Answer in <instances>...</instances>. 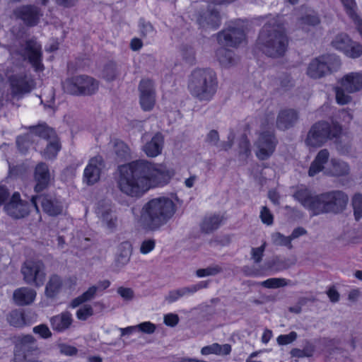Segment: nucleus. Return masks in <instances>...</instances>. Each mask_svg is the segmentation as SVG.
Masks as SVG:
<instances>
[{"mask_svg": "<svg viewBox=\"0 0 362 362\" xmlns=\"http://www.w3.org/2000/svg\"><path fill=\"white\" fill-rule=\"evenodd\" d=\"M341 128L334 124L331 126L326 122H319L313 124L308 132L305 143L308 146L320 147L327 140L337 138L341 134Z\"/></svg>", "mask_w": 362, "mask_h": 362, "instance_id": "5", "label": "nucleus"}, {"mask_svg": "<svg viewBox=\"0 0 362 362\" xmlns=\"http://www.w3.org/2000/svg\"><path fill=\"white\" fill-rule=\"evenodd\" d=\"M194 290H195L194 288H190V286L172 290L169 291L165 299L171 303L185 296L192 294Z\"/></svg>", "mask_w": 362, "mask_h": 362, "instance_id": "42", "label": "nucleus"}, {"mask_svg": "<svg viewBox=\"0 0 362 362\" xmlns=\"http://www.w3.org/2000/svg\"><path fill=\"white\" fill-rule=\"evenodd\" d=\"M33 332L38 334L42 339H48L52 337V332L47 325L41 324L33 328Z\"/></svg>", "mask_w": 362, "mask_h": 362, "instance_id": "54", "label": "nucleus"}, {"mask_svg": "<svg viewBox=\"0 0 362 362\" xmlns=\"http://www.w3.org/2000/svg\"><path fill=\"white\" fill-rule=\"evenodd\" d=\"M32 129H33L35 136H38L40 138L39 141H37V143L40 141L47 142V141L57 137L55 131L45 124L32 126Z\"/></svg>", "mask_w": 362, "mask_h": 362, "instance_id": "35", "label": "nucleus"}, {"mask_svg": "<svg viewBox=\"0 0 362 362\" xmlns=\"http://www.w3.org/2000/svg\"><path fill=\"white\" fill-rule=\"evenodd\" d=\"M298 113L293 109H285L279 112L276 118V127L281 130H286L293 127L298 120Z\"/></svg>", "mask_w": 362, "mask_h": 362, "instance_id": "23", "label": "nucleus"}, {"mask_svg": "<svg viewBox=\"0 0 362 362\" xmlns=\"http://www.w3.org/2000/svg\"><path fill=\"white\" fill-rule=\"evenodd\" d=\"M350 167L349 164L337 158H332L329 166L326 168L325 173L333 177H341L349 175Z\"/></svg>", "mask_w": 362, "mask_h": 362, "instance_id": "29", "label": "nucleus"}, {"mask_svg": "<svg viewBox=\"0 0 362 362\" xmlns=\"http://www.w3.org/2000/svg\"><path fill=\"white\" fill-rule=\"evenodd\" d=\"M266 247V243H264L258 247H252L251 250V256L255 264H259L264 256V252Z\"/></svg>", "mask_w": 362, "mask_h": 362, "instance_id": "52", "label": "nucleus"}, {"mask_svg": "<svg viewBox=\"0 0 362 362\" xmlns=\"http://www.w3.org/2000/svg\"><path fill=\"white\" fill-rule=\"evenodd\" d=\"M341 86L349 93H354L362 89V74L352 72L345 75L341 81Z\"/></svg>", "mask_w": 362, "mask_h": 362, "instance_id": "24", "label": "nucleus"}, {"mask_svg": "<svg viewBox=\"0 0 362 362\" xmlns=\"http://www.w3.org/2000/svg\"><path fill=\"white\" fill-rule=\"evenodd\" d=\"M175 211V204L170 198H154L143 206L139 223L144 229L156 230L166 224L173 218Z\"/></svg>", "mask_w": 362, "mask_h": 362, "instance_id": "2", "label": "nucleus"}, {"mask_svg": "<svg viewBox=\"0 0 362 362\" xmlns=\"http://www.w3.org/2000/svg\"><path fill=\"white\" fill-rule=\"evenodd\" d=\"M117 293L124 300H131L134 298V293L132 288L125 287H119Z\"/></svg>", "mask_w": 362, "mask_h": 362, "instance_id": "62", "label": "nucleus"}, {"mask_svg": "<svg viewBox=\"0 0 362 362\" xmlns=\"http://www.w3.org/2000/svg\"><path fill=\"white\" fill-rule=\"evenodd\" d=\"M320 23L319 16L316 13H309L302 16L300 19V24L303 29L307 26H315Z\"/></svg>", "mask_w": 362, "mask_h": 362, "instance_id": "45", "label": "nucleus"}, {"mask_svg": "<svg viewBox=\"0 0 362 362\" xmlns=\"http://www.w3.org/2000/svg\"><path fill=\"white\" fill-rule=\"evenodd\" d=\"M15 15L30 26L35 25L41 16L40 9L32 5L21 6L14 11Z\"/></svg>", "mask_w": 362, "mask_h": 362, "instance_id": "22", "label": "nucleus"}, {"mask_svg": "<svg viewBox=\"0 0 362 362\" xmlns=\"http://www.w3.org/2000/svg\"><path fill=\"white\" fill-rule=\"evenodd\" d=\"M14 362H25L30 354L40 353L36 339L31 334H21L13 337Z\"/></svg>", "mask_w": 362, "mask_h": 362, "instance_id": "7", "label": "nucleus"}, {"mask_svg": "<svg viewBox=\"0 0 362 362\" xmlns=\"http://www.w3.org/2000/svg\"><path fill=\"white\" fill-rule=\"evenodd\" d=\"M328 204L332 214H339L346 206L348 196L340 190H332L326 192Z\"/></svg>", "mask_w": 362, "mask_h": 362, "instance_id": "21", "label": "nucleus"}, {"mask_svg": "<svg viewBox=\"0 0 362 362\" xmlns=\"http://www.w3.org/2000/svg\"><path fill=\"white\" fill-rule=\"evenodd\" d=\"M355 6H351L352 12H350L349 8H346L347 14L353 19L360 35L362 36V20L357 16L355 12Z\"/></svg>", "mask_w": 362, "mask_h": 362, "instance_id": "56", "label": "nucleus"}, {"mask_svg": "<svg viewBox=\"0 0 362 362\" xmlns=\"http://www.w3.org/2000/svg\"><path fill=\"white\" fill-rule=\"evenodd\" d=\"M29 132L24 134L23 136H20L16 139V144L21 145L24 143L28 144L30 145L31 144L35 142V139L34 137L35 136V133L33 132V129H32V126L29 127Z\"/></svg>", "mask_w": 362, "mask_h": 362, "instance_id": "53", "label": "nucleus"}, {"mask_svg": "<svg viewBox=\"0 0 362 362\" xmlns=\"http://www.w3.org/2000/svg\"><path fill=\"white\" fill-rule=\"evenodd\" d=\"M329 158V153L327 149L320 150L311 163L308 170L309 176L313 177L321 172L325 168L324 165L327 163Z\"/></svg>", "mask_w": 362, "mask_h": 362, "instance_id": "31", "label": "nucleus"}, {"mask_svg": "<svg viewBox=\"0 0 362 362\" xmlns=\"http://www.w3.org/2000/svg\"><path fill=\"white\" fill-rule=\"evenodd\" d=\"M297 337L298 334L296 332H291L288 334H281L279 336L277 342L280 345H286L295 341Z\"/></svg>", "mask_w": 362, "mask_h": 362, "instance_id": "57", "label": "nucleus"}, {"mask_svg": "<svg viewBox=\"0 0 362 362\" xmlns=\"http://www.w3.org/2000/svg\"><path fill=\"white\" fill-rule=\"evenodd\" d=\"M346 90L341 87H337L335 88V94H336V100L337 103L340 105H345L349 103L351 98L345 93Z\"/></svg>", "mask_w": 362, "mask_h": 362, "instance_id": "51", "label": "nucleus"}, {"mask_svg": "<svg viewBox=\"0 0 362 362\" xmlns=\"http://www.w3.org/2000/svg\"><path fill=\"white\" fill-rule=\"evenodd\" d=\"M113 151L116 155V159L119 162L130 158V148L121 140L116 139L113 141Z\"/></svg>", "mask_w": 362, "mask_h": 362, "instance_id": "37", "label": "nucleus"}, {"mask_svg": "<svg viewBox=\"0 0 362 362\" xmlns=\"http://www.w3.org/2000/svg\"><path fill=\"white\" fill-rule=\"evenodd\" d=\"M352 206L355 218L356 220L362 218V195L356 194L352 199Z\"/></svg>", "mask_w": 362, "mask_h": 362, "instance_id": "50", "label": "nucleus"}, {"mask_svg": "<svg viewBox=\"0 0 362 362\" xmlns=\"http://www.w3.org/2000/svg\"><path fill=\"white\" fill-rule=\"evenodd\" d=\"M93 310L90 305H85L80 308L76 312V317L80 320H86L88 317L93 315Z\"/></svg>", "mask_w": 362, "mask_h": 362, "instance_id": "55", "label": "nucleus"}, {"mask_svg": "<svg viewBox=\"0 0 362 362\" xmlns=\"http://www.w3.org/2000/svg\"><path fill=\"white\" fill-rule=\"evenodd\" d=\"M288 44V40L282 20L279 17L270 18L259 33V48L266 55L277 58L285 54Z\"/></svg>", "mask_w": 362, "mask_h": 362, "instance_id": "3", "label": "nucleus"}, {"mask_svg": "<svg viewBox=\"0 0 362 362\" xmlns=\"http://www.w3.org/2000/svg\"><path fill=\"white\" fill-rule=\"evenodd\" d=\"M349 47L344 52L348 57L356 59L362 55V45L358 42L351 40Z\"/></svg>", "mask_w": 362, "mask_h": 362, "instance_id": "46", "label": "nucleus"}, {"mask_svg": "<svg viewBox=\"0 0 362 362\" xmlns=\"http://www.w3.org/2000/svg\"><path fill=\"white\" fill-rule=\"evenodd\" d=\"M216 73L211 69H197L190 76L188 88L192 96L200 101L210 100L216 91Z\"/></svg>", "mask_w": 362, "mask_h": 362, "instance_id": "4", "label": "nucleus"}, {"mask_svg": "<svg viewBox=\"0 0 362 362\" xmlns=\"http://www.w3.org/2000/svg\"><path fill=\"white\" fill-rule=\"evenodd\" d=\"M120 71L118 66L114 62H109L104 66L103 70V77L108 81H111L119 76Z\"/></svg>", "mask_w": 362, "mask_h": 362, "instance_id": "44", "label": "nucleus"}, {"mask_svg": "<svg viewBox=\"0 0 362 362\" xmlns=\"http://www.w3.org/2000/svg\"><path fill=\"white\" fill-rule=\"evenodd\" d=\"M30 205L32 204L23 201L20 198L18 192H15L9 202L5 205L4 209L10 216L18 219L24 218L29 214Z\"/></svg>", "mask_w": 362, "mask_h": 362, "instance_id": "13", "label": "nucleus"}, {"mask_svg": "<svg viewBox=\"0 0 362 362\" xmlns=\"http://www.w3.org/2000/svg\"><path fill=\"white\" fill-rule=\"evenodd\" d=\"M140 104L145 111L151 110L155 105V90L153 81L149 79L141 81L139 86Z\"/></svg>", "mask_w": 362, "mask_h": 362, "instance_id": "16", "label": "nucleus"}, {"mask_svg": "<svg viewBox=\"0 0 362 362\" xmlns=\"http://www.w3.org/2000/svg\"><path fill=\"white\" fill-rule=\"evenodd\" d=\"M216 54L220 64L225 67L233 66L238 62V58L233 52L224 47L218 49Z\"/></svg>", "mask_w": 362, "mask_h": 362, "instance_id": "34", "label": "nucleus"}, {"mask_svg": "<svg viewBox=\"0 0 362 362\" xmlns=\"http://www.w3.org/2000/svg\"><path fill=\"white\" fill-rule=\"evenodd\" d=\"M163 146V136L160 133H156L151 140L146 143L143 150L149 157H156L161 153Z\"/></svg>", "mask_w": 362, "mask_h": 362, "instance_id": "30", "label": "nucleus"}, {"mask_svg": "<svg viewBox=\"0 0 362 362\" xmlns=\"http://www.w3.org/2000/svg\"><path fill=\"white\" fill-rule=\"evenodd\" d=\"M36 291L28 287H21L16 289L13 293V300L18 306L31 304L36 298Z\"/></svg>", "mask_w": 362, "mask_h": 362, "instance_id": "25", "label": "nucleus"}, {"mask_svg": "<svg viewBox=\"0 0 362 362\" xmlns=\"http://www.w3.org/2000/svg\"><path fill=\"white\" fill-rule=\"evenodd\" d=\"M223 216L211 214L205 216L200 223V230L204 234H210L216 230L222 224Z\"/></svg>", "mask_w": 362, "mask_h": 362, "instance_id": "27", "label": "nucleus"}, {"mask_svg": "<svg viewBox=\"0 0 362 362\" xmlns=\"http://www.w3.org/2000/svg\"><path fill=\"white\" fill-rule=\"evenodd\" d=\"M49 321L53 330L62 332L71 327L73 318L72 315L69 312L65 311L52 317Z\"/></svg>", "mask_w": 362, "mask_h": 362, "instance_id": "26", "label": "nucleus"}, {"mask_svg": "<svg viewBox=\"0 0 362 362\" xmlns=\"http://www.w3.org/2000/svg\"><path fill=\"white\" fill-rule=\"evenodd\" d=\"M223 272V268L218 264H213L204 269H199L196 271V274L199 277L208 276H215Z\"/></svg>", "mask_w": 362, "mask_h": 362, "instance_id": "47", "label": "nucleus"}, {"mask_svg": "<svg viewBox=\"0 0 362 362\" xmlns=\"http://www.w3.org/2000/svg\"><path fill=\"white\" fill-rule=\"evenodd\" d=\"M277 141L271 132L266 131L260 134L257 142V157L262 160L268 159L274 153Z\"/></svg>", "mask_w": 362, "mask_h": 362, "instance_id": "11", "label": "nucleus"}, {"mask_svg": "<svg viewBox=\"0 0 362 362\" xmlns=\"http://www.w3.org/2000/svg\"><path fill=\"white\" fill-rule=\"evenodd\" d=\"M197 23L203 30H216L221 25L219 11L214 4H209L206 10L202 11L197 18Z\"/></svg>", "mask_w": 362, "mask_h": 362, "instance_id": "12", "label": "nucleus"}, {"mask_svg": "<svg viewBox=\"0 0 362 362\" xmlns=\"http://www.w3.org/2000/svg\"><path fill=\"white\" fill-rule=\"evenodd\" d=\"M136 327L137 330L146 334H152L155 332L156 329V325L150 322H142L136 325Z\"/></svg>", "mask_w": 362, "mask_h": 362, "instance_id": "63", "label": "nucleus"}, {"mask_svg": "<svg viewBox=\"0 0 362 362\" xmlns=\"http://www.w3.org/2000/svg\"><path fill=\"white\" fill-rule=\"evenodd\" d=\"M260 218L264 223L268 226H270L273 223V215L267 206L262 207L260 211Z\"/></svg>", "mask_w": 362, "mask_h": 362, "instance_id": "59", "label": "nucleus"}, {"mask_svg": "<svg viewBox=\"0 0 362 362\" xmlns=\"http://www.w3.org/2000/svg\"><path fill=\"white\" fill-rule=\"evenodd\" d=\"M351 39L346 33H339L332 40L331 45L332 46L343 53L348 49L349 44L351 42Z\"/></svg>", "mask_w": 362, "mask_h": 362, "instance_id": "40", "label": "nucleus"}, {"mask_svg": "<svg viewBox=\"0 0 362 362\" xmlns=\"http://www.w3.org/2000/svg\"><path fill=\"white\" fill-rule=\"evenodd\" d=\"M45 264L40 260H27L21 267L24 281L29 285L40 287L45 280Z\"/></svg>", "mask_w": 362, "mask_h": 362, "instance_id": "8", "label": "nucleus"}, {"mask_svg": "<svg viewBox=\"0 0 362 362\" xmlns=\"http://www.w3.org/2000/svg\"><path fill=\"white\" fill-rule=\"evenodd\" d=\"M37 202H40L45 213L50 216H57L62 214L64 206L57 199L49 195L33 196L31 204L39 212Z\"/></svg>", "mask_w": 362, "mask_h": 362, "instance_id": "10", "label": "nucleus"}, {"mask_svg": "<svg viewBox=\"0 0 362 362\" xmlns=\"http://www.w3.org/2000/svg\"><path fill=\"white\" fill-rule=\"evenodd\" d=\"M117 187L127 196L140 197L151 187L166 184L168 173L146 160H137L119 167Z\"/></svg>", "mask_w": 362, "mask_h": 362, "instance_id": "1", "label": "nucleus"}, {"mask_svg": "<svg viewBox=\"0 0 362 362\" xmlns=\"http://www.w3.org/2000/svg\"><path fill=\"white\" fill-rule=\"evenodd\" d=\"M341 62L335 54H325L313 59L308 64L307 74L317 79L339 69Z\"/></svg>", "mask_w": 362, "mask_h": 362, "instance_id": "6", "label": "nucleus"}, {"mask_svg": "<svg viewBox=\"0 0 362 362\" xmlns=\"http://www.w3.org/2000/svg\"><path fill=\"white\" fill-rule=\"evenodd\" d=\"M141 33L142 37H148L152 36L154 34V29L153 25L148 23L144 21H141L139 23Z\"/></svg>", "mask_w": 362, "mask_h": 362, "instance_id": "58", "label": "nucleus"}, {"mask_svg": "<svg viewBox=\"0 0 362 362\" xmlns=\"http://www.w3.org/2000/svg\"><path fill=\"white\" fill-rule=\"evenodd\" d=\"M261 285L268 288H277L288 285V281L283 278H271L261 283Z\"/></svg>", "mask_w": 362, "mask_h": 362, "instance_id": "49", "label": "nucleus"}, {"mask_svg": "<svg viewBox=\"0 0 362 362\" xmlns=\"http://www.w3.org/2000/svg\"><path fill=\"white\" fill-rule=\"evenodd\" d=\"M23 55L28 58L36 71L43 69V65L41 63V46L35 40H30L25 42Z\"/></svg>", "mask_w": 362, "mask_h": 362, "instance_id": "19", "label": "nucleus"}, {"mask_svg": "<svg viewBox=\"0 0 362 362\" xmlns=\"http://www.w3.org/2000/svg\"><path fill=\"white\" fill-rule=\"evenodd\" d=\"M272 240L275 245L286 246L288 249L293 247L289 236H285L280 233L277 232L272 234Z\"/></svg>", "mask_w": 362, "mask_h": 362, "instance_id": "48", "label": "nucleus"}, {"mask_svg": "<svg viewBox=\"0 0 362 362\" xmlns=\"http://www.w3.org/2000/svg\"><path fill=\"white\" fill-rule=\"evenodd\" d=\"M155 244L156 243L154 240L149 239L144 240L141 245L140 252L142 254H148L153 250L155 247Z\"/></svg>", "mask_w": 362, "mask_h": 362, "instance_id": "64", "label": "nucleus"}, {"mask_svg": "<svg viewBox=\"0 0 362 362\" xmlns=\"http://www.w3.org/2000/svg\"><path fill=\"white\" fill-rule=\"evenodd\" d=\"M293 197L305 209L310 211L314 195L311 194L309 189L304 186L298 187L293 192Z\"/></svg>", "mask_w": 362, "mask_h": 362, "instance_id": "33", "label": "nucleus"}, {"mask_svg": "<svg viewBox=\"0 0 362 362\" xmlns=\"http://www.w3.org/2000/svg\"><path fill=\"white\" fill-rule=\"evenodd\" d=\"M279 81L281 88L288 89L294 86V81L291 76L288 74H283L279 78Z\"/></svg>", "mask_w": 362, "mask_h": 362, "instance_id": "60", "label": "nucleus"}, {"mask_svg": "<svg viewBox=\"0 0 362 362\" xmlns=\"http://www.w3.org/2000/svg\"><path fill=\"white\" fill-rule=\"evenodd\" d=\"M66 88L72 95H91L98 91L99 82L91 76L81 75L71 78Z\"/></svg>", "mask_w": 362, "mask_h": 362, "instance_id": "9", "label": "nucleus"}, {"mask_svg": "<svg viewBox=\"0 0 362 362\" xmlns=\"http://www.w3.org/2000/svg\"><path fill=\"white\" fill-rule=\"evenodd\" d=\"M310 211L314 216L331 213L326 192L314 195Z\"/></svg>", "mask_w": 362, "mask_h": 362, "instance_id": "28", "label": "nucleus"}, {"mask_svg": "<svg viewBox=\"0 0 362 362\" xmlns=\"http://www.w3.org/2000/svg\"><path fill=\"white\" fill-rule=\"evenodd\" d=\"M9 81L11 93L14 96L22 97L34 88L33 81L26 76H12Z\"/></svg>", "mask_w": 362, "mask_h": 362, "instance_id": "18", "label": "nucleus"}, {"mask_svg": "<svg viewBox=\"0 0 362 362\" xmlns=\"http://www.w3.org/2000/svg\"><path fill=\"white\" fill-rule=\"evenodd\" d=\"M119 253L117 257V263L124 266L128 263L132 254V246L128 242H123L119 245Z\"/></svg>", "mask_w": 362, "mask_h": 362, "instance_id": "41", "label": "nucleus"}, {"mask_svg": "<svg viewBox=\"0 0 362 362\" xmlns=\"http://www.w3.org/2000/svg\"><path fill=\"white\" fill-rule=\"evenodd\" d=\"M291 267L288 259H281L279 257H274L272 259L267 260L263 267L264 270H270L273 272H280L285 270Z\"/></svg>", "mask_w": 362, "mask_h": 362, "instance_id": "36", "label": "nucleus"}, {"mask_svg": "<svg viewBox=\"0 0 362 362\" xmlns=\"http://www.w3.org/2000/svg\"><path fill=\"white\" fill-rule=\"evenodd\" d=\"M245 39V33L240 28H229L218 33L217 40L220 45L236 47Z\"/></svg>", "mask_w": 362, "mask_h": 362, "instance_id": "17", "label": "nucleus"}, {"mask_svg": "<svg viewBox=\"0 0 362 362\" xmlns=\"http://www.w3.org/2000/svg\"><path fill=\"white\" fill-rule=\"evenodd\" d=\"M231 351V346L230 344H226L220 345L218 343H214L211 345L204 346L201 349L202 355L217 354V355H228Z\"/></svg>", "mask_w": 362, "mask_h": 362, "instance_id": "38", "label": "nucleus"}, {"mask_svg": "<svg viewBox=\"0 0 362 362\" xmlns=\"http://www.w3.org/2000/svg\"><path fill=\"white\" fill-rule=\"evenodd\" d=\"M63 285L62 279L56 274L52 275L45 286V294L47 298L53 299L60 292Z\"/></svg>", "mask_w": 362, "mask_h": 362, "instance_id": "32", "label": "nucleus"}, {"mask_svg": "<svg viewBox=\"0 0 362 362\" xmlns=\"http://www.w3.org/2000/svg\"><path fill=\"white\" fill-rule=\"evenodd\" d=\"M95 213L103 225L110 231H113L117 226V218L113 214L111 204L107 201H100L98 203Z\"/></svg>", "mask_w": 362, "mask_h": 362, "instance_id": "14", "label": "nucleus"}, {"mask_svg": "<svg viewBox=\"0 0 362 362\" xmlns=\"http://www.w3.org/2000/svg\"><path fill=\"white\" fill-rule=\"evenodd\" d=\"M45 148L40 152L41 155L45 159H53L56 157L58 151L60 150V145L58 137L45 142Z\"/></svg>", "mask_w": 362, "mask_h": 362, "instance_id": "39", "label": "nucleus"}, {"mask_svg": "<svg viewBox=\"0 0 362 362\" xmlns=\"http://www.w3.org/2000/svg\"><path fill=\"white\" fill-rule=\"evenodd\" d=\"M6 320L10 325L21 327L25 324L24 313L20 310H13L7 315Z\"/></svg>", "mask_w": 362, "mask_h": 362, "instance_id": "43", "label": "nucleus"}, {"mask_svg": "<svg viewBox=\"0 0 362 362\" xmlns=\"http://www.w3.org/2000/svg\"><path fill=\"white\" fill-rule=\"evenodd\" d=\"M183 58L188 63H192L195 59V52L192 47L184 46L182 49Z\"/></svg>", "mask_w": 362, "mask_h": 362, "instance_id": "61", "label": "nucleus"}, {"mask_svg": "<svg viewBox=\"0 0 362 362\" xmlns=\"http://www.w3.org/2000/svg\"><path fill=\"white\" fill-rule=\"evenodd\" d=\"M34 180L36 182L34 188L36 192H40L47 188L50 182L51 174L47 163L40 162L35 166Z\"/></svg>", "mask_w": 362, "mask_h": 362, "instance_id": "20", "label": "nucleus"}, {"mask_svg": "<svg viewBox=\"0 0 362 362\" xmlns=\"http://www.w3.org/2000/svg\"><path fill=\"white\" fill-rule=\"evenodd\" d=\"M104 167V160L101 156L92 158L84 170L83 182L88 185L96 183L100 180L101 171Z\"/></svg>", "mask_w": 362, "mask_h": 362, "instance_id": "15", "label": "nucleus"}]
</instances>
